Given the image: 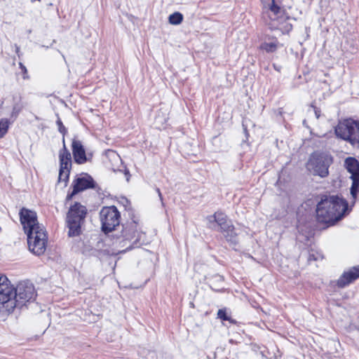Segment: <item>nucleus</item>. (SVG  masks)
Listing matches in <instances>:
<instances>
[{"label": "nucleus", "mask_w": 359, "mask_h": 359, "mask_svg": "<svg viewBox=\"0 0 359 359\" xmlns=\"http://www.w3.org/2000/svg\"><path fill=\"white\" fill-rule=\"evenodd\" d=\"M93 187L94 181L90 175L86 174L79 177L74 181L72 192L67 195V200H71L74 195L80 191Z\"/></svg>", "instance_id": "nucleus-11"}, {"label": "nucleus", "mask_w": 359, "mask_h": 359, "mask_svg": "<svg viewBox=\"0 0 359 359\" xmlns=\"http://www.w3.org/2000/svg\"><path fill=\"white\" fill-rule=\"evenodd\" d=\"M358 123L351 119L340 122L335 128V133L338 137L351 143L353 135L355 130L358 129Z\"/></svg>", "instance_id": "nucleus-10"}, {"label": "nucleus", "mask_w": 359, "mask_h": 359, "mask_svg": "<svg viewBox=\"0 0 359 359\" xmlns=\"http://www.w3.org/2000/svg\"><path fill=\"white\" fill-rule=\"evenodd\" d=\"M124 174L126 176V180L128 182L129 180H130V177L129 170L128 169L125 168L124 169Z\"/></svg>", "instance_id": "nucleus-33"}, {"label": "nucleus", "mask_w": 359, "mask_h": 359, "mask_svg": "<svg viewBox=\"0 0 359 359\" xmlns=\"http://www.w3.org/2000/svg\"><path fill=\"white\" fill-rule=\"evenodd\" d=\"M19 215L20 222L25 233L43 227L38 222L36 213L34 211L22 208L20 210Z\"/></svg>", "instance_id": "nucleus-9"}, {"label": "nucleus", "mask_w": 359, "mask_h": 359, "mask_svg": "<svg viewBox=\"0 0 359 359\" xmlns=\"http://www.w3.org/2000/svg\"><path fill=\"white\" fill-rule=\"evenodd\" d=\"M15 52L19 55L20 47L18 46H17V45H15Z\"/></svg>", "instance_id": "nucleus-35"}, {"label": "nucleus", "mask_w": 359, "mask_h": 359, "mask_svg": "<svg viewBox=\"0 0 359 359\" xmlns=\"http://www.w3.org/2000/svg\"><path fill=\"white\" fill-rule=\"evenodd\" d=\"M106 155L109 160L111 162V168L113 170V171H121V170L118 168V165L122 163V160L119 155L113 150H108L106 152Z\"/></svg>", "instance_id": "nucleus-17"}, {"label": "nucleus", "mask_w": 359, "mask_h": 359, "mask_svg": "<svg viewBox=\"0 0 359 359\" xmlns=\"http://www.w3.org/2000/svg\"><path fill=\"white\" fill-rule=\"evenodd\" d=\"M208 220L210 222H216L219 228L229 222L226 216L221 212H217L213 215L210 216Z\"/></svg>", "instance_id": "nucleus-18"}, {"label": "nucleus", "mask_w": 359, "mask_h": 359, "mask_svg": "<svg viewBox=\"0 0 359 359\" xmlns=\"http://www.w3.org/2000/svg\"><path fill=\"white\" fill-rule=\"evenodd\" d=\"M352 185L351 187V194L355 198L359 192V177H352Z\"/></svg>", "instance_id": "nucleus-21"}, {"label": "nucleus", "mask_w": 359, "mask_h": 359, "mask_svg": "<svg viewBox=\"0 0 359 359\" xmlns=\"http://www.w3.org/2000/svg\"><path fill=\"white\" fill-rule=\"evenodd\" d=\"M125 251H126L125 250H120L121 252H125Z\"/></svg>", "instance_id": "nucleus-37"}, {"label": "nucleus", "mask_w": 359, "mask_h": 359, "mask_svg": "<svg viewBox=\"0 0 359 359\" xmlns=\"http://www.w3.org/2000/svg\"><path fill=\"white\" fill-rule=\"evenodd\" d=\"M292 29V25H290L289 28H288V30H290V29Z\"/></svg>", "instance_id": "nucleus-36"}, {"label": "nucleus", "mask_w": 359, "mask_h": 359, "mask_svg": "<svg viewBox=\"0 0 359 359\" xmlns=\"http://www.w3.org/2000/svg\"><path fill=\"white\" fill-rule=\"evenodd\" d=\"M100 217L102 229L104 233L113 231L120 223V212L115 206L102 208Z\"/></svg>", "instance_id": "nucleus-7"}, {"label": "nucleus", "mask_w": 359, "mask_h": 359, "mask_svg": "<svg viewBox=\"0 0 359 359\" xmlns=\"http://www.w3.org/2000/svg\"><path fill=\"white\" fill-rule=\"evenodd\" d=\"M60 170L58 182H63L66 185L70 170L72 168V156L69 151L67 149L65 138L63 137V147L59 151Z\"/></svg>", "instance_id": "nucleus-8"}, {"label": "nucleus", "mask_w": 359, "mask_h": 359, "mask_svg": "<svg viewBox=\"0 0 359 359\" xmlns=\"http://www.w3.org/2000/svg\"><path fill=\"white\" fill-rule=\"evenodd\" d=\"M142 236L143 233L138 231L137 223L133 220L128 222L123 225L120 243H123L122 246L126 247V250L131 249L140 243Z\"/></svg>", "instance_id": "nucleus-6"}, {"label": "nucleus", "mask_w": 359, "mask_h": 359, "mask_svg": "<svg viewBox=\"0 0 359 359\" xmlns=\"http://www.w3.org/2000/svg\"><path fill=\"white\" fill-rule=\"evenodd\" d=\"M13 291L2 304V309L7 312H12L16 307H22L27 302L34 299L35 290L33 285L27 282H21L16 287L13 286Z\"/></svg>", "instance_id": "nucleus-2"}, {"label": "nucleus", "mask_w": 359, "mask_h": 359, "mask_svg": "<svg viewBox=\"0 0 359 359\" xmlns=\"http://www.w3.org/2000/svg\"><path fill=\"white\" fill-rule=\"evenodd\" d=\"M359 278V266H353L343 274L337 280V285L339 287H344Z\"/></svg>", "instance_id": "nucleus-13"}, {"label": "nucleus", "mask_w": 359, "mask_h": 359, "mask_svg": "<svg viewBox=\"0 0 359 359\" xmlns=\"http://www.w3.org/2000/svg\"><path fill=\"white\" fill-rule=\"evenodd\" d=\"M278 45L279 43L278 41L275 39L270 42L265 41L262 43L260 46V48L264 50L267 53H273L277 50Z\"/></svg>", "instance_id": "nucleus-19"}, {"label": "nucleus", "mask_w": 359, "mask_h": 359, "mask_svg": "<svg viewBox=\"0 0 359 359\" xmlns=\"http://www.w3.org/2000/svg\"><path fill=\"white\" fill-rule=\"evenodd\" d=\"M262 4H263V8H265L269 5L271 4V1H276V0H261Z\"/></svg>", "instance_id": "nucleus-31"}, {"label": "nucleus", "mask_w": 359, "mask_h": 359, "mask_svg": "<svg viewBox=\"0 0 359 359\" xmlns=\"http://www.w3.org/2000/svg\"><path fill=\"white\" fill-rule=\"evenodd\" d=\"M333 160L331 155L324 153H313L306 163L308 170L314 175L325 177L329 175V167Z\"/></svg>", "instance_id": "nucleus-4"}, {"label": "nucleus", "mask_w": 359, "mask_h": 359, "mask_svg": "<svg viewBox=\"0 0 359 359\" xmlns=\"http://www.w3.org/2000/svg\"><path fill=\"white\" fill-rule=\"evenodd\" d=\"M27 244L30 252L36 255H43L47 246V234L44 227L26 233Z\"/></svg>", "instance_id": "nucleus-5"}, {"label": "nucleus", "mask_w": 359, "mask_h": 359, "mask_svg": "<svg viewBox=\"0 0 359 359\" xmlns=\"http://www.w3.org/2000/svg\"><path fill=\"white\" fill-rule=\"evenodd\" d=\"M312 107L314 109V112H315L316 118H318L320 117V111L318 109H317L316 107H313V105H312Z\"/></svg>", "instance_id": "nucleus-32"}, {"label": "nucleus", "mask_w": 359, "mask_h": 359, "mask_svg": "<svg viewBox=\"0 0 359 359\" xmlns=\"http://www.w3.org/2000/svg\"><path fill=\"white\" fill-rule=\"evenodd\" d=\"M87 208L79 203L72 205L67 213L66 224L69 237L78 236L81 233V226L85 222Z\"/></svg>", "instance_id": "nucleus-3"}, {"label": "nucleus", "mask_w": 359, "mask_h": 359, "mask_svg": "<svg viewBox=\"0 0 359 359\" xmlns=\"http://www.w3.org/2000/svg\"><path fill=\"white\" fill-rule=\"evenodd\" d=\"M264 9L266 12L269 19L272 21H284L288 19V18L285 16L284 8L276 1H271V4Z\"/></svg>", "instance_id": "nucleus-12"}, {"label": "nucleus", "mask_w": 359, "mask_h": 359, "mask_svg": "<svg viewBox=\"0 0 359 359\" xmlns=\"http://www.w3.org/2000/svg\"><path fill=\"white\" fill-rule=\"evenodd\" d=\"M22 105L20 104V103H15L14 105H13V111H12V114H11V116L12 117H17L18 115L19 114V113L21 111V110L22 109Z\"/></svg>", "instance_id": "nucleus-24"}, {"label": "nucleus", "mask_w": 359, "mask_h": 359, "mask_svg": "<svg viewBox=\"0 0 359 359\" xmlns=\"http://www.w3.org/2000/svg\"><path fill=\"white\" fill-rule=\"evenodd\" d=\"M320 257V255H319V254H317L316 255L313 253H310L309 255V257H308V261L311 262V261L318 260Z\"/></svg>", "instance_id": "nucleus-29"}, {"label": "nucleus", "mask_w": 359, "mask_h": 359, "mask_svg": "<svg viewBox=\"0 0 359 359\" xmlns=\"http://www.w3.org/2000/svg\"><path fill=\"white\" fill-rule=\"evenodd\" d=\"M182 20L183 15L180 12H175L168 18V22H182Z\"/></svg>", "instance_id": "nucleus-23"}, {"label": "nucleus", "mask_w": 359, "mask_h": 359, "mask_svg": "<svg viewBox=\"0 0 359 359\" xmlns=\"http://www.w3.org/2000/svg\"><path fill=\"white\" fill-rule=\"evenodd\" d=\"M72 153L75 163L83 164L88 161L85 149L81 141L74 139L72 144Z\"/></svg>", "instance_id": "nucleus-14"}, {"label": "nucleus", "mask_w": 359, "mask_h": 359, "mask_svg": "<svg viewBox=\"0 0 359 359\" xmlns=\"http://www.w3.org/2000/svg\"><path fill=\"white\" fill-rule=\"evenodd\" d=\"M56 123L58 126L59 131L64 135L67 133V130L65 127L63 126L61 120L58 118Z\"/></svg>", "instance_id": "nucleus-28"}, {"label": "nucleus", "mask_w": 359, "mask_h": 359, "mask_svg": "<svg viewBox=\"0 0 359 359\" xmlns=\"http://www.w3.org/2000/svg\"><path fill=\"white\" fill-rule=\"evenodd\" d=\"M13 291V285L6 276L0 273V302L1 304L4 300L11 295Z\"/></svg>", "instance_id": "nucleus-15"}, {"label": "nucleus", "mask_w": 359, "mask_h": 359, "mask_svg": "<svg viewBox=\"0 0 359 359\" xmlns=\"http://www.w3.org/2000/svg\"><path fill=\"white\" fill-rule=\"evenodd\" d=\"M218 318H221L223 320H229L230 318L227 316V313L224 309H219L217 312Z\"/></svg>", "instance_id": "nucleus-25"}, {"label": "nucleus", "mask_w": 359, "mask_h": 359, "mask_svg": "<svg viewBox=\"0 0 359 359\" xmlns=\"http://www.w3.org/2000/svg\"><path fill=\"white\" fill-rule=\"evenodd\" d=\"M345 166L352 177H359V162L354 158L348 157L345 160Z\"/></svg>", "instance_id": "nucleus-16"}, {"label": "nucleus", "mask_w": 359, "mask_h": 359, "mask_svg": "<svg viewBox=\"0 0 359 359\" xmlns=\"http://www.w3.org/2000/svg\"><path fill=\"white\" fill-rule=\"evenodd\" d=\"M222 234L229 243L233 245L238 243L237 234L235 232L234 229H230V231H226Z\"/></svg>", "instance_id": "nucleus-20"}, {"label": "nucleus", "mask_w": 359, "mask_h": 359, "mask_svg": "<svg viewBox=\"0 0 359 359\" xmlns=\"http://www.w3.org/2000/svg\"><path fill=\"white\" fill-rule=\"evenodd\" d=\"M19 66H20V69H22V71L23 72V73L25 74L23 78L24 79H27V68L21 62H20Z\"/></svg>", "instance_id": "nucleus-30"}, {"label": "nucleus", "mask_w": 359, "mask_h": 359, "mask_svg": "<svg viewBox=\"0 0 359 359\" xmlns=\"http://www.w3.org/2000/svg\"><path fill=\"white\" fill-rule=\"evenodd\" d=\"M9 126V122L6 118L0 120V138L3 137L7 133Z\"/></svg>", "instance_id": "nucleus-22"}, {"label": "nucleus", "mask_w": 359, "mask_h": 359, "mask_svg": "<svg viewBox=\"0 0 359 359\" xmlns=\"http://www.w3.org/2000/svg\"><path fill=\"white\" fill-rule=\"evenodd\" d=\"M347 209L348 203L342 198L337 196H326L317 205V220L320 223L333 225L344 216Z\"/></svg>", "instance_id": "nucleus-1"}, {"label": "nucleus", "mask_w": 359, "mask_h": 359, "mask_svg": "<svg viewBox=\"0 0 359 359\" xmlns=\"http://www.w3.org/2000/svg\"><path fill=\"white\" fill-rule=\"evenodd\" d=\"M156 191H157V193L158 194V196H159L161 201H162L163 200L162 194H161V191H160V189L158 188L156 189Z\"/></svg>", "instance_id": "nucleus-34"}, {"label": "nucleus", "mask_w": 359, "mask_h": 359, "mask_svg": "<svg viewBox=\"0 0 359 359\" xmlns=\"http://www.w3.org/2000/svg\"><path fill=\"white\" fill-rule=\"evenodd\" d=\"M234 229L233 225L231 223V222H228L224 226L219 228V231L223 233L226 231H230V229Z\"/></svg>", "instance_id": "nucleus-26"}, {"label": "nucleus", "mask_w": 359, "mask_h": 359, "mask_svg": "<svg viewBox=\"0 0 359 359\" xmlns=\"http://www.w3.org/2000/svg\"><path fill=\"white\" fill-rule=\"evenodd\" d=\"M352 137V144H359V122H358V129L355 130Z\"/></svg>", "instance_id": "nucleus-27"}]
</instances>
